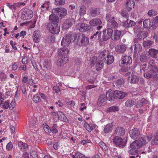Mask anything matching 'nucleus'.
<instances>
[{"label":"nucleus","instance_id":"f257e3e1","mask_svg":"<svg viewBox=\"0 0 158 158\" xmlns=\"http://www.w3.org/2000/svg\"><path fill=\"white\" fill-rule=\"evenodd\" d=\"M151 139V136H145L141 137L139 139L135 140L130 145L131 149L129 151V153L132 155H135L136 157H138L139 155L137 149L142 147L143 145L148 143Z\"/></svg>","mask_w":158,"mask_h":158},{"label":"nucleus","instance_id":"f03ea898","mask_svg":"<svg viewBox=\"0 0 158 158\" xmlns=\"http://www.w3.org/2000/svg\"><path fill=\"white\" fill-rule=\"evenodd\" d=\"M158 68L155 66L147 67V71L144 74V77L147 79L155 78L158 77Z\"/></svg>","mask_w":158,"mask_h":158},{"label":"nucleus","instance_id":"7ed1b4c3","mask_svg":"<svg viewBox=\"0 0 158 158\" xmlns=\"http://www.w3.org/2000/svg\"><path fill=\"white\" fill-rule=\"evenodd\" d=\"M47 27L49 31L53 34L58 33L60 31V26L57 23H49L47 24Z\"/></svg>","mask_w":158,"mask_h":158},{"label":"nucleus","instance_id":"20e7f679","mask_svg":"<svg viewBox=\"0 0 158 158\" xmlns=\"http://www.w3.org/2000/svg\"><path fill=\"white\" fill-rule=\"evenodd\" d=\"M52 13L57 14L60 19L63 18L67 14V10L63 7L54 8L52 10Z\"/></svg>","mask_w":158,"mask_h":158},{"label":"nucleus","instance_id":"39448f33","mask_svg":"<svg viewBox=\"0 0 158 158\" xmlns=\"http://www.w3.org/2000/svg\"><path fill=\"white\" fill-rule=\"evenodd\" d=\"M106 19L107 21V25L109 27H115L118 26V24L115 21L113 17H111L110 14L106 15Z\"/></svg>","mask_w":158,"mask_h":158},{"label":"nucleus","instance_id":"423d86ee","mask_svg":"<svg viewBox=\"0 0 158 158\" xmlns=\"http://www.w3.org/2000/svg\"><path fill=\"white\" fill-rule=\"evenodd\" d=\"M22 14L21 17L24 20L29 19L33 17L32 11L27 8L23 10Z\"/></svg>","mask_w":158,"mask_h":158},{"label":"nucleus","instance_id":"0eeeda50","mask_svg":"<svg viewBox=\"0 0 158 158\" xmlns=\"http://www.w3.org/2000/svg\"><path fill=\"white\" fill-rule=\"evenodd\" d=\"M77 41V43L79 44L81 43V44H84V45H87L89 43L88 38L86 37L85 35L84 34H82L78 35Z\"/></svg>","mask_w":158,"mask_h":158},{"label":"nucleus","instance_id":"6e6552de","mask_svg":"<svg viewBox=\"0 0 158 158\" xmlns=\"http://www.w3.org/2000/svg\"><path fill=\"white\" fill-rule=\"evenodd\" d=\"M113 140L114 144L121 148H123L126 145V142H124L123 139L120 137L115 136Z\"/></svg>","mask_w":158,"mask_h":158},{"label":"nucleus","instance_id":"1a4fd4ad","mask_svg":"<svg viewBox=\"0 0 158 158\" xmlns=\"http://www.w3.org/2000/svg\"><path fill=\"white\" fill-rule=\"evenodd\" d=\"M132 59L129 56H122L120 61V64L130 65L132 62Z\"/></svg>","mask_w":158,"mask_h":158},{"label":"nucleus","instance_id":"9d476101","mask_svg":"<svg viewBox=\"0 0 158 158\" xmlns=\"http://www.w3.org/2000/svg\"><path fill=\"white\" fill-rule=\"evenodd\" d=\"M107 103V99L105 95H101L98 98L97 104L99 107L105 106Z\"/></svg>","mask_w":158,"mask_h":158},{"label":"nucleus","instance_id":"9b49d317","mask_svg":"<svg viewBox=\"0 0 158 158\" xmlns=\"http://www.w3.org/2000/svg\"><path fill=\"white\" fill-rule=\"evenodd\" d=\"M71 37L70 34H67L64 36L61 41V45L64 46H69L71 42Z\"/></svg>","mask_w":158,"mask_h":158},{"label":"nucleus","instance_id":"f8f14e48","mask_svg":"<svg viewBox=\"0 0 158 158\" xmlns=\"http://www.w3.org/2000/svg\"><path fill=\"white\" fill-rule=\"evenodd\" d=\"M130 137L133 139H136L140 135V132L139 130L137 128L133 129L130 131Z\"/></svg>","mask_w":158,"mask_h":158},{"label":"nucleus","instance_id":"ddd939ff","mask_svg":"<svg viewBox=\"0 0 158 158\" xmlns=\"http://www.w3.org/2000/svg\"><path fill=\"white\" fill-rule=\"evenodd\" d=\"M74 23V21L73 19H66L63 24V28L64 30L67 29L70 27Z\"/></svg>","mask_w":158,"mask_h":158},{"label":"nucleus","instance_id":"4468645a","mask_svg":"<svg viewBox=\"0 0 158 158\" xmlns=\"http://www.w3.org/2000/svg\"><path fill=\"white\" fill-rule=\"evenodd\" d=\"M106 96V99L110 101H114L115 98L114 92L111 90H109L107 92Z\"/></svg>","mask_w":158,"mask_h":158},{"label":"nucleus","instance_id":"2eb2a0df","mask_svg":"<svg viewBox=\"0 0 158 158\" xmlns=\"http://www.w3.org/2000/svg\"><path fill=\"white\" fill-rule=\"evenodd\" d=\"M69 50L66 48H62L58 50V55L60 57H67L69 53Z\"/></svg>","mask_w":158,"mask_h":158},{"label":"nucleus","instance_id":"dca6fc26","mask_svg":"<svg viewBox=\"0 0 158 158\" xmlns=\"http://www.w3.org/2000/svg\"><path fill=\"white\" fill-rule=\"evenodd\" d=\"M61 58L58 59L57 62V64L59 66H63L68 61V58L67 57H61Z\"/></svg>","mask_w":158,"mask_h":158},{"label":"nucleus","instance_id":"f3484780","mask_svg":"<svg viewBox=\"0 0 158 158\" xmlns=\"http://www.w3.org/2000/svg\"><path fill=\"white\" fill-rule=\"evenodd\" d=\"M139 81V77L136 75L132 74L128 78V81L131 83H135Z\"/></svg>","mask_w":158,"mask_h":158},{"label":"nucleus","instance_id":"a211bd4d","mask_svg":"<svg viewBox=\"0 0 158 158\" xmlns=\"http://www.w3.org/2000/svg\"><path fill=\"white\" fill-rule=\"evenodd\" d=\"M52 13L49 16V20L51 22H54L55 23H58L60 21L59 16L57 14H55L53 13Z\"/></svg>","mask_w":158,"mask_h":158},{"label":"nucleus","instance_id":"6ab92c4d","mask_svg":"<svg viewBox=\"0 0 158 158\" xmlns=\"http://www.w3.org/2000/svg\"><path fill=\"white\" fill-rule=\"evenodd\" d=\"M134 6L135 2L133 0H127L126 6L128 10H131L134 7Z\"/></svg>","mask_w":158,"mask_h":158},{"label":"nucleus","instance_id":"aec40b11","mask_svg":"<svg viewBox=\"0 0 158 158\" xmlns=\"http://www.w3.org/2000/svg\"><path fill=\"white\" fill-rule=\"evenodd\" d=\"M39 31L38 30L35 31L33 34V38L34 42L38 43L40 41V36L39 34Z\"/></svg>","mask_w":158,"mask_h":158},{"label":"nucleus","instance_id":"412c9836","mask_svg":"<svg viewBox=\"0 0 158 158\" xmlns=\"http://www.w3.org/2000/svg\"><path fill=\"white\" fill-rule=\"evenodd\" d=\"M115 97L119 99H122L127 95V94L123 92L116 90L114 91Z\"/></svg>","mask_w":158,"mask_h":158},{"label":"nucleus","instance_id":"4be33fe9","mask_svg":"<svg viewBox=\"0 0 158 158\" xmlns=\"http://www.w3.org/2000/svg\"><path fill=\"white\" fill-rule=\"evenodd\" d=\"M55 114L58 115L59 119L60 120L64 122H67L68 121V119L67 118L66 116L62 112L58 111L56 113H55Z\"/></svg>","mask_w":158,"mask_h":158},{"label":"nucleus","instance_id":"5701e85b","mask_svg":"<svg viewBox=\"0 0 158 158\" xmlns=\"http://www.w3.org/2000/svg\"><path fill=\"white\" fill-rule=\"evenodd\" d=\"M125 133V131L124 129L121 127H118L115 129L114 134L116 135H123Z\"/></svg>","mask_w":158,"mask_h":158},{"label":"nucleus","instance_id":"b1692460","mask_svg":"<svg viewBox=\"0 0 158 158\" xmlns=\"http://www.w3.org/2000/svg\"><path fill=\"white\" fill-rule=\"evenodd\" d=\"M142 50V47L139 44H136L135 45L134 53V56L136 57L138 56L139 53Z\"/></svg>","mask_w":158,"mask_h":158},{"label":"nucleus","instance_id":"393cba45","mask_svg":"<svg viewBox=\"0 0 158 158\" xmlns=\"http://www.w3.org/2000/svg\"><path fill=\"white\" fill-rule=\"evenodd\" d=\"M19 148L20 150L24 152L28 150V145L26 143H23L21 141L19 142L18 143Z\"/></svg>","mask_w":158,"mask_h":158},{"label":"nucleus","instance_id":"a878e982","mask_svg":"<svg viewBox=\"0 0 158 158\" xmlns=\"http://www.w3.org/2000/svg\"><path fill=\"white\" fill-rule=\"evenodd\" d=\"M126 47L125 45H118L115 47V51L118 52H123L125 51Z\"/></svg>","mask_w":158,"mask_h":158},{"label":"nucleus","instance_id":"bb28decb","mask_svg":"<svg viewBox=\"0 0 158 158\" xmlns=\"http://www.w3.org/2000/svg\"><path fill=\"white\" fill-rule=\"evenodd\" d=\"M113 127V125L112 123L108 124L105 126L104 131L106 133H110L112 131Z\"/></svg>","mask_w":158,"mask_h":158},{"label":"nucleus","instance_id":"cd10ccee","mask_svg":"<svg viewBox=\"0 0 158 158\" xmlns=\"http://www.w3.org/2000/svg\"><path fill=\"white\" fill-rule=\"evenodd\" d=\"M102 21L98 19H92L89 22V24L93 26L100 25L102 24Z\"/></svg>","mask_w":158,"mask_h":158},{"label":"nucleus","instance_id":"c85d7f7f","mask_svg":"<svg viewBox=\"0 0 158 158\" xmlns=\"http://www.w3.org/2000/svg\"><path fill=\"white\" fill-rule=\"evenodd\" d=\"M143 25L145 28L150 27L152 26L153 22L149 19H146L143 22Z\"/></svg>","mask_w":158,"mask_h":158},{"label":"nucleus","instance_id":"c756f323","mask_svg":"<svg viewBox=\"0 0 158 158\" xmlns=\"http://www.w3.org/2000/svg\"><path fill=\"white\" fill-rule=\"evenodd\" d=\"M104 65L103 61L102 60H98L96 64V69L97 70H100L103 67Z\"/></svg>","mask_w":158,"mask_h":158},{"label":"nucleus","instance_id":"7c9ffc66","mask_svg":"<svg viewBox=\"0 0 158 158\" xmlns=\"http://www.w3.org/2000/svg\"><path fill=\"white\" fill-rule=\"evenodd\" d=\"M122 15L124 17L127 19L126 21L123 23V26L125 27H130L129 23V20L127 19L128 17V15L127 14L124 13H122Z\"/></svg>","mask_w":158,"mask_h":158},{"label":"nucleus","instance_id":"2f4dec72","mask_svg":"<svg viewBox=\"0 0 158 158\" xmlns=\"http://www.w3.org/2000/svg\"><path fill=\"white\" fill-rule=\"evenodd\" d=\"M121 35V32L119 31L115 30L114 32L113 38L114 40H119Z\"/></svg>","mask_w":158,"mask_h":158},{"label":"nucleus","instance_id":"473e14b6","mask_svg":"<svg viewBox=\"0 0 158 158\" xmlns=\"http://www.w3.org/2000/svg\"><path fill=\"white\" fill-rule=\"evenodd\" d=\"M136 100L135 99L128 100L125 103V106L127 107H131L135 103Z\"/></svg>","mask_w":158,"mask_h":158},{"label":"nucleus","instance_id":"72a5a7b5","mask_svg":"<svg viewBox=\"0 0 158 158\" xmlns=\"http://www.w3.org/2000/svg\"><path fill=\"white\" fill-rule=\"evenodd\" d=\"M107 64H111L114 60V56L111 55H108L106 59Z\"/></svg>","mask_w":158,"mask_h":158},{"label":"nucleus","instance_id":"f704fd0d","mask_svg":"<svg viewBox=\"0 0 158 158\" xmlns=\"http://www.w3.org/2000/svg\"><path fill=\"white\" fill-rule=\"evenodd\" d=\"M119 110V108L118 106H113L108 108L107 110V111L108 112H115L118 111Z\"/></svg>","mask_w":158,"mask_h":158},{"label":"nucleus","instance_id":"c9c22d12","mask_svg":"<svg viewBox=\"0 0 158 158\" xmlns=\"http://www.w3.org/2000/svg\"><path fill=\"white\" fill-rule=\"evenodd\" d=\"M144 47L146 48H149L154 44V42L151 40H147L143 43Z\"/></svg>","mask_w":158,"mask_h":158},{"label":"nucleus","instance_id":"e433bc0d","mask_svg":"<svg viewBox=\"0 0 158 158\" xmlns=\"http://www.w3.org/2000/svg\"><path fill=\"white\" fill-rule=\"evenodd\" d=\"M148 53L151 56L154 57L158 53V51L155 49L151 48L149 50Z\"/></svg>","mask_w":158,"mask_h":158},{"label":"nucleus","instance_id":"4c0bfd02","mask_svg":"<svg viewBox=\"0 0 158 158\" xmlns=\"http://www.w3.org/2000/svg\"><path fill=\"white\" fill-rule=\"evenodd\" d=\"M109 52L107 50H104L100 54L99 57L102 59V60H103L108 55H109Z\"/></svg>","mask_w":158,"mask_h":158},{"label":"nucleus","instance_id":"58836bf2","mask_svg":"<svg viewBox=\"0 0 158 158\" xmlns=\"http://www.w3.org/2000/svg\"><path fill=\"white\" fill-rule=\"evenodd\" d=\"M79 26L80 27L79 29L81 32H84L86 31L88 29V27L87 24L82 23Z\"/></svg>","mask_w":158,"mask_h":158},{"label":"nucleus","instance_id":"ea45409f","mask_svg":"<svg viewBox=\"0 0 158 158\" xmlns=\"http://www.w3.org/2000/svg\"><path fill=\"white\" fill-rule=\"evenodd\" d=\"M79 14L81 16L84 15L86 13L85 7L82 5L79 7Z\"/></svg>","mask_w":158,"mask_h":158},{"label":"nucleus","instance_id":"a19ab883","mask_svg":"<svg viewBox=\"0 0 158 158\" xmlns=\"http://www.w3.org/2000/svg\"><path fill=\"white\" fill-rule=\"evenodd\" d=\"M147 34L146 31H141L138 33L137 36L140 39H144L147 36Z\"/></svg>","mask_w":158,"mask_h":158},{"label":"nucleus","instance_id":"79ce46f5","mask_svg":"<svg viewBox=\"0 0 158 158\" xmlns=\"http://www.w3.org/2000/svg\"><path fill=\"white\" fill-rule=\"evenodd\" d=\"M152 144L153 145H157L158 144V133L154 135V137L152 141Z\"/></svg>","mask_w":158,"mask_h":158},{"label":"nucleus","instance_id":"37998d69","mask_svg":"<svg viewBox=\"0 0 158 158\" xmlns=\"http://www.w3.org/2000/svg\"><path fill=\"white\" fill-rule=\"evenodd\" d=\"M99 11V10L98 9L95 8L92 9L91 10V15L93 16L98 15L100 13Z\"/></svg>","mask_w":158,"mask_h":158},{"label":"nucleus","instance_id":"c03bdc74","mask_svg":"<svg viewBox=\"0 0 158 158\" xmlns=\"http://www.w3.org/2000/svg\"><path fill=\"white\" fill-rule=\"evenodd\" d=\"M147 67L145 64H141L140 66V71L141 73L143 72L144 73L147 71Z\"/></svg>","mask_w":158,"mask_h":158},{"label":"nucleus","instance_id":"a18cd8bd","mask_svg":"<svg viewBox=\"0 0 158 158\" xmlns=\"http://www.w3.org/2000/svg\"><path fill=\"white\" fill-rule=\"evenodd\" d=\"M50 130L53 133H56L58 132V130L57 129V125L54 124L53 126L49 128Z\"/></svg>","mask_w":158,"mask_h":158},{"label":"nucleus","instance_id":"49530a36","mask_svg":"<svg viewBox=\"0 0 158 158\" xmlns=\"http://www.w3.org/2000/svg\"><path fill=\"white\" fill-rule=\"evenodd\" d=\"M37 94L35 95L33 97V101L35 103L40 102L41 101L40 97Z\"/></svg>","mask_w":158,"mask_h":158},{"label":"nucleus","instance_id":"de8ad7c7","mask_svg":"<svg viewBox=\"0 0 158 158\" xmlns=\"http://www.w3.org/2000/svg\"><path fill=\"white\" fill-rule=\"evenodd\" d=\"M99 145L101 148L104 151H106L107 150V147L106 144L103 142H101L99 143Z\"/></svg>","mask_w":158,"mask_h":158},{"label":"nucleus","instance_id":"09e8293b","mask_svg":"<svg viewBox=\"0 0 158 158\" xmlns=\"http://www.w3.org/2000/svg\"><path fill=\"white\" fill-rule=\"evenodd\" d=\"M148 60V58L146 55L142 54L140 56V60L143 62H146Z\"/></svg>","mask_w":158,"mask_h":158},{"label":"nucleus","instance_id":"8fccbe9b","mask_svg":"<svg viewBox=\"0 0 158 158\" xmlns=\"http://www.w3.org/2000/svg\"><path fill=\"white\" fill-rule=\"evenodd\" d=\"M43 66L44 68L46 69L50 68V63L48 62V60H45L43 63Z\"/></svg>","mask_w":158,"mask_h":158},{"label":"nucleus","instance_id":"3c124183","mask_svg":"<svg viewBox=\"0 0 158 158\" xmlns=\"http://www.w3.org/2000/svg\"><path fill=\"white\" fill-rule=\"evenodd\" d=\"M65 3V0H55V3L56 5H63Z\"/></svg>","mask_w":158,"mask_h":158},{"label":"nucleus","instance_id":"603ef678","mask_svg":"<svg viewBox=\"0 0 158 158\" xmlns=\"http://www.w3.org/2000/svg\"><path fill=\"white\" fill-rule=\"evenodd\" d=\"M157 14V12L155 10H149L148 13V15L149 16L151 17H152L154 16H155Z\"/></svg>","mask_w":158,"mask_h":158},{"label":"nucleus","instance_id":"864d4df0","mask_svg":"<svg viewBox=\"0 0 158 158\" xmlns=\"http://www.w3.org/2000/svg\"><path fill=\"white\" fill-rule=\"evenodd\" d=\"M36 118H32L30 121V125L31 126H32V127H36Z\"/></svg>","mask_w":158,"mask_h":158},{"label":"nucleus","instance_id":"5fc2aeb1","mask_svg":"<svg viewBox=\"0 0 158 158\" xmlns=\"http://www.w3.org/2000/svg\"><path fill=\"white\" fill-rule=\"evenodd\" d=\"M97 60V58L96 57L94 56L92 57L90 59V65L92 67L94 66V64L96 62Z\"/></svg>","mask_w":158,"mask_h":158},{"label":"nucleus","instance_id":"6e6d98bb","mask_svg":"<svg viewBox=\"0 0 158 158\" xmlns=\"http://www.w3.org/2000/svg\"><path fill=\"white\" fill-rule=\"evenodd\" d=\"M103 35L102 36V38L104 41H106L109 39L110 38V36L109 35H107L106 33V31L104 32V31H103Z\"/></svg>","mask_w":158,"mask_h":158},{"label":"nucleus","instance_id":"4d7b16f0","mask_svg":"<svg viewBox=\"0 0 158 158\" xmlns=\"http://www.w3.org/2000/svg\"><path fill=\"white\" fill-rule=\"evenodd\" d=\"M99 34H98V39L100 40V39L101 38V32H99L98 31H97L96 32V33H94L93 35H92L91 36L90 39H93V38H96V37L97 36V35Z\"/></svg>","mask_w":158,"mask_h":158},{"label":"nucleus","instance_id":"13d9d810","mask_svg":"<svg viewBox=\"0 0 158 158\" xmlns=\"http://www.w3.org/2000/svg\"><path fill=\"white\" fill-rule=\"evenodd\" d=\"M31 158H38V154L36 152L33 151L30 154Z\"/></svg>","mask_w":158,"mask_h":158},{"label":"nucleus","instance_id":"bf43d9fd","mask_svg":"<svg viewBox=\"0 0 158 158\" xmlns=\"http://www.w3.org/2000/svg\"><path fill=\"white\" fill-rule=\"evenodd\" d=\"M6 149L8 150L12 149L13 148V145L11 142L8 143L6 146Z\"/></svg>","mask_w":158,"mask_h":158},{"label":"nucleus","instance_id":"052dcab7","mask_svg":"<svg viewBox=\"0 0 158 158\" xmlns=\"http://www.w3.org/2000/svg\"><path fill=\"white\" fill-rule=\"evenodd\" d=\"M9 102L8 101H7L5 102L3 105V107L5 109H7L9 107Z\"/></svg>","mask_w":158,"mask_h":158},{"label":"nucleus","instance_id":"680f3d73","mask_svg":"<svg viewBox=\"0 0 158 158\" xmlns=\"http://www.w3.org/2000/svg\"><path fill=\"white\" fill-rule=\"evenodd\" d=\"M27 86L23 85L22 86V91L23 94H25L27 90Z\"/></svg>","mask_w":158,"mask_h":158},{"label":"nucleus","instance_id":"e2e57ef3","mask_svg":"<svg viewBox=\"0 0 158 158\" xmlns=\"http://www.w3.org/2000/svg\"><path fill=\"white\" fill-rule=\"evenodd\" d=\"M17 87V89L16 91V92L15 96H18L20 95V90L21 89V86H20L18 85Z\"/></svg>","mask_w":158,"mask_h":158},{"label":"nucleus","instance_id":"0e129e2a","mask_svg":"<svg viewBox=\"0 0 158 158\" xmlns=\"http://www.w3.org/2000/svg\"><path fill=\"white\" fill-rule=\"evenodd\" d=\"M47 5V4L46 3H44L41 6V7L40 8V9L41 10V11L44 12L46 10L45 7Z\"/></svg>","mask_w":158,"mask_h":158},{"label":"nucleus","instance_id":"69168bd1","mask_svg":"<svg viewBox=\"0 0 158 158\" xmlns=\"http://www.w3.org/2000/svg\"><path fill=\"white\" fill-rule=\"evenodd\" d=\"M113 33V30L111 28H108L107 29V32H106V33L108 35H109L111 37Z\"/></svg>","mask_w":158,"mask_h":158},{"label":"nucleus","instance_id":"338daca9","mask_svg":"<svg viewBox=\"0 0 158 158\" xmlns=\"http://www.w3.org/2000/svg\"><path fill=\"white\" fill-rule=\"evenodd\" d=\"M75 156L77 158H83L85 156V155L79 152H77L75 154Z\"/></svg>","mask_w":158,"mask_h":158},{"label":"nucleus","instance_id":"774afa93","mask_svg":"<svg viewBox=\"0 0 158 158\" xmlns=\"http://www.w3.org/2000/svg\"><path fill=\"white\" fill-rule=\"evenodd\" d=\"M53 89L56 93H58L60 91L59 87L57 85L54 86L53 87Z\"/></svg>","mask_w":158,"mask_h":158}]
</instances>
